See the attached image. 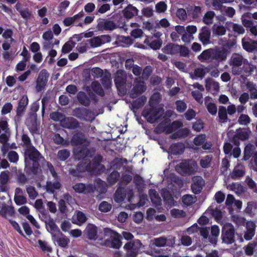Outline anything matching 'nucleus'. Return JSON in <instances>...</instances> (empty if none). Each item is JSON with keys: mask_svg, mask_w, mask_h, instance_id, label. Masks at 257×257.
<instances>
[{"mask_svg": "<svg viewBox=\"0 0 257 257\" xmlns=\"http://www.w3.org/2000/svg\"><path fill=\"white\" fill-rule=\"evenodd\" d=\"M84 16V13L83 11H81L77 14L73 16L74 25L76 26L83 27L84 26V23L83 22V18Z\"/></svg>", "mask_w": 257, "mask_h": 257, "instance_id": "nucleus-37", "label": "nucleus"}, {"mask_svg": "<svg viewBox=\"0 0 257 257\" xmlns=\"http://www.w3.org/2000/svg\"><path fill=\"white\" fill-rule=\"evenodd\" d=\"M246 60L237 53L232 55L229 64L231 67L232 73L233 75H239L242 73V69L240 67L246 62Z\"/></svg>", "mask_w": 257, "mask_h": 257, "instance_id": "nucleus-3", "label": "nucleus"}, {"mask_svg": "<svg viewBox=\"0 0 257 257\" xmlns=\"http://www.w3.org/2000/svg\"><path fill=\"white\" fill-rule=\"evenodd\" d=\"M104 233L105 235L110 234L112 238L111 246L114 248H119L122 245L120 241L121 235L110 229L105 228L104 229Z\"/></svg>", "mask_w": 257, "mask_h": 257, "instance_id": "nucleus-8", "label": "nucleus"}, {"mask_svg": "<svg viewBox=\"0 0 257 257\" xmlns=\"http://www.w3.org/2000/svg\"><path fill=\"white\" fill-rule=\"evenodd\" d=\"M50 116L52 119L56 121H59L61 123L62 122V120H63V119L64 117V115L59 112H53L50 114Z\"/></svg>", "mask_w": 257, "mask_h": 257, "instance_id": "nucleus-63", "label": "nucleus"}, {"mask_svg": "<svg viewBox=\"0 0 257 257\" xmlns=\"http://www.w3.org/2000/svg\"><path fill=\"white\" fill-rule=\"evenodd\" d=\"M238 122L241 125H247L250 123V119L248 115L241 114L238 118Z\"/></svg>", "mask_w": 257, "mask_h": 257, "instance_id": "nucleus-59", "label": "nucleus"}, {"mask_svg": "<svg viewBox=\"0 0 257 257\" xmlns=\"http://www.w3.org/2000/svg\"><path fill=\"white\" fill-rule=\"evenodd\" d=\"M170 26V23L166 19H162L159 22H157L155 28H167Z\"/></svg>", "mask_w": 257, "mask_h": 257, "instance_id": "nucleus-58", "label": "nucleus"}, {"mask_svg": "<svg viewBox=\"0 0 257 257\" xmlns=\"http://www.w3.org/2000/svg\"><path fill=\"white\" fill-rule=\"evenodd\" d=\"M255 227V223L252 221H248L246 223V231L244 235V238L246 240H250L254 235Z\"/></svg>", "mask_w": 257, "mask_h": 257, "instance_id": "nucleus-19", "label": "nucleus"}, {"mask_svg": "<svg viewBox=\"0 0 257 257\" xmlns=\"http://www.w3.org/2000/svg\"><path fill=\"white\" fill-rule=\"evenodd\" d=\"M161 95L159 93H155L151 97L150 100V105L152 108L150 109H145L143 112V115L147 120L154 123L159 119L164 114V109L160 105L154 107L158 104L161 100Z\"/></svg>", "mask_w": 257, "mask_h": 257, "instance_id": "nucleus-1", "label": "nucleus"}, {"mask_svg": "<svg viewBox=\"0 0 257 257\" xmlns=\"http://www.w3.org/2000/svg\"><path fill=\"white\" fill-rule=\"evenodd\" d=\"M257 243L255 242H252L248 243L244 247V251L247 255H251L253 254L254 249L256 246Z\"/></svg>", "mask_w": 257, "mask_h": 257, "instance_id": "nucleus-50", "label": "nucleus"}, {"mask_svg": "<svg viewBox=\"0 0 257 257\" xmlns=\"http://www.w3.org/2000/svg\"><path fill=\"white\" fill-rule=\"evenodd\" d=\"M214 60L224 61L227 58V51L224 50H213Z\"/></svg>", "mask_w": 257, "mask_h": 257, "instance_id": "nucleus-30", "label": "nucleus"}, {"mask_svg": "<svg viewBox=\"0 0 257 257\" xmlns=\"http://www.w3.org/2000/svg\"><path fill=\"white\" fill-rule=\"evenodd\" d=\"M241 69L242 71L243 70L245 75L246 76H248L249 75H251L255 69V67L254 65L249 64L246 60V62L244 63L242 69Z\"/></svg>", "mask_w": 257, "mask_h": 257, "instance_id": "nucleus-39", "label": "nucleus"}, {"mask_svg": "<svg viewBox=\"0 0 257 257\" xmlns=\"http://www.w3.org/2000/svg\"><path fill=\"white\" fill-rule=\"evenodd\" d=\"M184 150V146L182 144H173L170 148V152L174 155H178L182 153Z\"/></svg>", "mask_w": 257, "mask_h": 257, "instance_id": "nucleus-38", "label": "nucleus"}, {"mask_svg": "<svg viewBox=\"0 0 257 257\" xmlns=\"http://www.w3.org/2000/svg\"><path fill=\"white\" fill-rule=\"evenodd\" d=\"M192 181L191 188L194 193L197 194L202 189L204 182L202 178L200 176L194 177L192 179Z\"/></svg>", "mask_w": 257, "mask_h": 257, "instance_id": "nucleus-14", "label": "nucleus"}, {"mask_svg": "<svg viewBox=\"0 0 257 257\" xmlns=\"http://www.w3.org/2000/svg\"><path fill=\"white\" fill-rule=\"evenodd\" d=\"M226 33L225 28L221 25L214 26L213 33L217 36H223Z\"/></svg>", "mask_w": 257, "mask_h": 257, "instance_id": "nucleus-53", "label": "nucleus"}, {"mask_svg": "<svg viewBox=\"0 0 257 257\" xmlns=\"http://www.w3.org/2000/svg\"><path fill=\"white\" fill-rule=\"evenodd\" d=\"M205 104L210 113L212 115L216 114L217 110V106L211 98L209 97H206Z\"/></svg>", "mask_w": 257, "mask_h": 257, "instance_id": "nucleus-27", "label": "nucleus"}, {"mask_svg": "<svg viewBox=\"0 0 257 257\" xmlns=\"http://www.w3.org/2000/svg\"><path fill=\"white\" fill-rule=\"evenodd\" d=\"M213 49H209L203 51L198 57V59L202 62H210L214 60Z\"/></svg>", "mask_w": 257, "mask_h": 257, "instance_id": "nucleus-17", "label": "nucleus"}, {"mask_svg": "<svg viewBox=\"0 0 257 257\" xmlns=\"http://www.w3.org/2000/svg\"><path fill=\"white\" fill-rule=\"evenodd\" d=\"M98 27L100 29L106 30H112L115 28V25L112 21H107L103 23H99Z\"/></svg>", "mask_w": 257, "mask_h": 257, "instance_id": "nucleus-46", "label": "nucleus"}, {"mask_svg": "<svg viewBox=\"0 0 257 257\" xmlns=\"http://www.w3.org/2000/svg\"><path fill=\"white\" fill-rule=\"evenodd\" d=\"M144 246L139 239L135 240L126 243L124 248L130 257H135L140 250L144 248Z\"/></svg>", "mask_w": 257, "mask_h": 257, "instance_id": "nucleus-4", "label": "nucleus"}, {"mask_svg": "<svg viewBox=\"0 0 257 257\" xmlns=\"http://www.w3.org/2000/svg\"><path fill=\"white\" fill-rule=\"evenodd\" d=\"M71 143L74 146L82 145L83 147H86L89 143L82 134H77L73 136Z\"/></svg>", "mask_w": 257, "mask_h": 257, "instance_id": "nucleus-20", "label": "nucleus"}, {"mask_svg": "<svg viewBox=\"0 0 257 257\" xmlns=\"http://www.w3.org/2000/svg\"><path fill=\"white\" fill-rule=\"evenodd\" d=\"M228 27L232 28L233 31L238 34H243L245 32V30L243 27L239 24H234L232 22L227 23Z\"/></svg>", "mask_w": 257, "mask_h": 257, "instance_id": "nucleus-42", "label": "nucleus"}, {"mask_svg": "<svg viewBox=\"0 0 257 257\" xmlns=\"http://www.w3.org/2000/svg\"><path fill=\"white\" fill-rule=\"evenodd\" d=\"M179 48L178 44L169 43L162 49V51L164 53L168 54L175 55L178 54Z\"/></svg>", "mask_w": 257, "mask_h": 257, "instance_id": "nucleus-24", "label": "nucleus"}, {"mask_svg": "<svg viewBox=\"0 0 257 257\" xmlns=\"http://www.w3.org/2000/svg\"><path fill=\"white\" fill-rule=\"evenodd\" d=\"M61 125L66 128H73L76 127L78 123L75 119L73 117H64L62 120Z\"/></svg>", "mask_w": 257, "mask_h": 257, "instance_id": "nucleus-26", "label": "nucleus"}, {"mask_svg": "<svg viewBox=\"0 0 257 257\" xmlns=\"http://www.w3.org/2000/svg\"><path fill=\"white\" fill-rule=\"evenodd\" d=\"M249 134V132L245 129L239 128L236 131L234 138L241 140H245L248 138Z\"/></svg>", "mask_w": 257, "mask_h": 257, "instance_id": "nucleus-34", "label": "nucleus"}, {"mask_svg": "<svg viewBox=\"0 0 257 257\" xmlns=\"http://www.w3.org/2000/svg\"><path fill=\"white\" fill-rule=\"evenodd\" d=\"M182 123L179 121H175L171 125H169L167 122L164 123H160L157 129H159L160 131H166L168 133H171L175 131L177 129L182 126Z\"/></svg>", "mask_w": 257, "mask_h": 257, "instance_id": "nucleus-10", "label": "nucleus"}, {"mask_svg": "<svg viewBox=\"0 0 257 257\" xmlns=\"http://www.w3.org/2000/svg\"><path fill=\"white\" fill-rule=\"evenodd\" d=\"M144 42L149 45L151 48L154 50L159 49L162 44V41L160 39L155 40L150 42L148 37L145 39Z\"/></svg>", "mask_w": 257, "mask_h": 257, "instance_id": "nucleus-40", "label": "nucleus"}, {"mask_svg": "<svg viewBox=\"0 0 257 257\" xmlns=\"http://www.w3.org/2000/svg\"><path fill=\"white\" fill-rule=\"evenodd\" d=\"M244 84L250 91L251 95H253L254 97L257 98V89L256 85L248 80H244Z\"/></svg>", "mask_w": 257, "mask_h": 257, "instance_id": "nucleus-35", "label": "nucleus"}, {"mask_svg": "<svg viewBox=\"0 0 257 257\" xmlns=\"http://www.w3.org/2000/svg\"><path fill=\"white\" fill-rule=\"evenodd\" d=\"M10 172L8 171H3L0 175V182L1 183L5 185L8 183L9 180Z\"/></svg>", "mask_w": 257, "mask_h": 257, "instance_id": "nucleus-60", "label": "nucleus"}, {"mask_svg": "<svg viewBox=\"0 0 257 257\" xmlns=\"http://www.w3.org/2000/svg\"><path fill=\"white\" fill-rule=\"evenodd\" d=\"M112 208V205L110 203H108L106 201H102L101 202L99 206L98 209L100 211L102 212H107Z\"/></svg>", "mask_w": 257, "mask_h": 257, "instance_id": "nucleus-48", "label": "nucleus"}, {"mask_svg": "<svg viewBox=\"0 0 257 257\" xmlns=\"http://www.w3.org/2000/svg\"><path fill=\"white\" fill-rule=\"evenodd\" d=\"M15 211L14 207L6 204L2 205L0 210V215L8 218L14 215Z\"/></svg>", "mask_w": 257, "mask_h": 257, "instance_id": "nucleus-23", "label": "nucleus"}, {"mask_svg": "<svg viewBox=\"0 0 257 257\" xmlns=\"http://www.w3.org/2000/svg\"><path fill=\"white\" fill-rule=\"evenodd\" d=\"M167 239L164 237L155 238L151 240L149 246L151 249H153L155 246L157 247H164L166 245Z\"/></svg>", "mask_w": 257, "mask_h": 257, "instance_id": "nucleus-25", "label": "nucleus"}, {"mask_svg": "<svg viewBox=\"0 0 257 257\" xmlns=\"http://www.w3.org/2000/svg\"><path fill=\"white\" fill-rule=\"evenodd\" d=\"M87 150L86 148H83L82 149H79V148H75L74 150V154L75 157L77 159L81 158H84L87 156Z\"/></svg>", "mask_w": 257, "mask_h": 257, "instance_id": "nucleus-43", "label": "nucleus"}, {"mask_svg": "<svg viewBox=\"0 0 257 257\" xmlns=\"http://www.w3.org/2000/svg\"><path fill=\"white\" fill-rule=\"evenodd\" d=\"M28 104V98L27 96L24 95L19 101V106L18 107V112L19 113L23 112Z\"/></svg>", "mask_w": 257, "mask_h": 257, "instance_id": "nucleus-47", "label": "nucleus"}, {"mask_svg": "<svg viewBox=\"0 0 257 257\" xmlns=\"http://www.w3.org/2000/svg\"><path fill=\"white\" fill-rule=\"evenodd\" d=\"M211 33L209 28L203 27L200 30L199 34V39L203 44L205 45L210 43Z\"/></svg>", "mask_w": 257, "mask_h": 257, "instance_id": "nucleus-16", "label": "nucleus"}, {"mask_svg": "<svg viewBox=\"0 0 257 257\" xmlns=\"http://www.w3.org/2000/svg\"><path fill=\"white\" fill-rule=\"evenodd\" d=\"M138 11V10L136 8L130 5L124 10L123 15L125 18L130 19L137 15Z\"/></svg>", "mask_w": 257, "mask_h": 257, "instance_id": "nucleus-33", "label": "nucleus"}, {"mask_svg": "<svg viewBox=\"0 0 257 257\" xmlns=\"http://www.w3.org/2000/svg\"><path fill=\"white\" fill-rule=\"evenodd\" d=\"M218 115L219 118L223 122L225 121L227 118V110L225 107L221 106L219 109Z\"/></svg>", "mask_w": 257, "mask_h": 257, "instance_id": "nucleus-64", "label": "nucleus"}, {"mask_svg": "<svg viewBox=\"0 0 257 257\" xmlns=\"http://www.w3.org/2000/svg\"><path fill=\"white\" fill-rule=\"evenodd\" d=\"M211 3L214 10H221L223 4H229L234 2V0H208Z\"/></svg>", "mask_w": 257, "mask_h": 257, "instance_id": "nucleus-29", "label": "nucleus"}, {"mask_svg": "<svg viewBox=\"0 0 257 257\" xmlns=\"http://www.w3.org/2000/svg\"><path fill=\"white\" fill-rule=\"evenodd\" d=\"M244 174V168L243 166L239 165L234 168L231 175V177L232 178L237 179L243 176Z\"/></svg>", "mask_w": 257, "mask_h": 257, "instance_id": "nucleus-36", "label": "nucleus"}, {"mask_svg": "<svg viewBox=\"0 0 257 257\" xmlns=\"http://www.w3.org/2000/svg\"><path fill=\"white\" fill-rule=\"evenodd\" d=\"M126 79L125 72L121 70H118L114 80L116 87L118 88L122 86L126 82Z\"/></svg>", "mask_w": 257, "mask_h": 257, "instance_id": "nucleus-21", "label": "nucleus"}, {"mask_svg": "<svg viewBox=\"0 0 257 257\" xmlns=\"http://www.w3.org/2000/svg\"><path fill=\"white\" fill-rule=\"evenodd\" d=\"M146 89L145 83L144 82H140L138 84H136L132 90V96L134 98L137 97L138 95L141 94L144 92Z\"/></svg>", "mask_w": 257, "mask_h": 257, "instance_id": "nucleus-28", "label": "nucleus"}, {"mask_svg": "<svg viewBox=\"0 0 257 257\" xmlns=\"http://www.w3.org/2000/svg\"><path fill=\"white\" fill-rule=\"evenodd\" d=\"M119 174L117 172H113L107 178V181L110 185L114 184L117 180Z\"/></svg>", "mask_w": 257, "mask_h": 257, "instance_id": "nucleus-62", "label": "nucleus"}, {"mask_svg": "<svg viewBox=\"0 0 257 257\" xmlns=\"http://www.w3.org/2000/svg\"><path fill=\"white\" fill-rule=\"evenodd\" d=\"M59 235H60L59 236L57 235L56 237H54L55 240L57 241V243L60 246L62 247H66L70 241L69 239L62 234L61 232Z\"/></svg>", "mask_w": 257, "mask_h": 257, "instance_id": "nucleus-31", "label": "nucleus"}, {"mask_svg": "<svg viewBox=\"0 0 257 257\" xmlns=\"http://www.w3.org/2000/svg\"><path fill=\"white\" fill-rule=\"evenodd\" d=\"M75 191L78 193L87 194L93 192L95 189V187L92 185L84 184L83 183H78L73 187Z\"/></svg>", "mask_w": 257, "mask_h": 257, "instance_id": "nucleus-12", "label": "nucleus"}, {"mask_svg": "<svg viewBox=\"0 0 257 257\" xmlns=\"http://www.w3.org/2000/svg\"><path fill=\"white\" fill-rule=\"evenodd\" d=\"M84 234L89 240H95L98 237L97 228L92 224H88L84 230Z\"/></svg>", "mask_w": 257, "mask_h": 257, "instance_id": "nucleus-11", "label": "nucleus"}, {"mask_svg": "<svg viewBox=\"0 0 257 257\" xmlns=\"http://www.w3.org/2000/svg\"><path fill=\"white\" fill-rule=\"evenodd\" d=\"M215 16V13L213 11H208L204 15L203 21L206 24H211L213 22V19Z\"/></svg>", "mask_w": 257, "mask_h": 257, "instance_id": "nucleus-51", "label": "nucleus"}, {"mask_svg": "<svg viewBox=\"0 0 257 257\" xmlns=\"http://www.w3.org/2000/svg\"><path fill=\"white\" fill-rule=\"evenodd\" d=\"M196 198L191 195H184L182 197L183 203L186 205H190L195 203Z\"/></svg>", "mask_w": 257, "mask_h": 257, "instance_id": "nucleus-54", "label": "nucleus"}, {"mask_svg": "<svg viewBox=\"0 0 257 257\" xmlns=\"http://www.w3.org/2000/svg\"><path fill=\"white\" fill-rule=\"evenodd\" d=\"M162 195L164 200H166L168 204H171L173 203V198L169 191L166 189L163 190Z\"/></svg>", "mask_w": 257, "mask_h": 257, "instance_id": "nucleus-56", "label": "nucleus"}, {"mask_svg": "<svg viewBox=\"0 0 257 257\" xmlns=\"http://www.w3.org/2000/svg\"><path fill=\"white\" fill-rule=\"evenodd\" d=\"M46 225L47 230L52 234L53 237H56L60 233V229L53 219L50 218L46 221Z\"/></svg>", "mask_w": 257, "mask_h": 257, "instance_id": "nucleus-15", "label": "nucleus"}, {"mask_svg": "<svg viewBox=\"0 0 257 257\" xmlns=\"http://www.w3.org/2000/svg\"><path fill=\"white\" fill-rule=\"evenodd\" d=\"M206 89L209 90L217 91L219 88V83L213 81H208L206 84Z\"/></svg>", "mask_w": 257, "mask_h": 257, "instance_id": "nucleus-55", "label": "nucleus"}, {"mask_svg": "<svg viewBox=\"0 0 257 257\" xmlns=\"http://www.w3.org/2000/svg\"><path fill=\"white\" fill-rule=\"evenodd\" d=\"M48 169L51 174L52 178L49 177V180L47 182L46 188L48 192L53 193L55 190L60 188L61 184L57 174L56 173L53 166L51 163L47 162Z\"/></svg>", "mask_w": 257, "mask_h": 257, "instance_id": "nucleus-2", "label": "nucleus"}, {"mask_svg": "<svg viewBox=\"0 0 257 257\" xmlns=\"http://www.w3.org/2000/svg\"><path fill=\"white\" fill-rule=\"evenodd\" d=\"M211 232L212 237L209 238L210 241L213 244H215L217 242V237L219 234V228L218 226L217 225L212 226Z\"/></svg>", "mask_w": 257, "mask_h": 257, "instance_id": "nucleus-44", "label": "nucleus"}, {"mask_svg": "<svg viewBox=\"0 0 257 257\" xmlns=\"http://www.w3.org/2000/svg\"><path fill=\"white\" fill-rule=\"evenodd\" d=\"M187 12L193 18H197L201 14V9L199 6H190L187 8Z\"/></svg>", "mask_w": 257, "mask_h": 257, "instance_id": "nucleus-32", "label": "nucleus"}, {"mask_svg": "<svg viewBox=\"0 0 257 257\" xmlns=\"http://www.w3.org/2000/svg\"><path fill=\"white\" fill-rule=\"evenodd\" d=\"M75 43L72 41H68L62 47V52L63 53H68L72 50L75 47Z\"/></svg>", "mask_w": 257, "mask_h": 257, "instance_id": "nucleus-52", "label": "nucleus"}, {"mask_svg": "<svg viewBox=\"0 0 257 257\" xmlns=\"http://www.w3.org/2000/svg\"><path fill=\"white\" fill-rule=\"evenodd\" d=\"M243 48L248 51H251L257 48V41H252L249 38L242 39Z\"/></svg>", "mask_w": 257, "mask_h": 257, "instance_id": "nucleus-22", "label": "nucleus"}, {"mask_svg": "<svg viewBox=\"0 0 257 257\" xmlns=\"http://www.w3.org/2000/svg\"><path fill=\"white\" fill-rule=\"evenodd\" d=\"M195 166L194 162L184 161L176 166V170L183 175H190L194 171Z\"/></svg>", "mask_w": 257, "mask_h": 257, "instance_id": "nucleus-5", "label": "nucleus"}, {"mask_svg": "<svg viewBox=\"0 0 257 257\" xmlns=\"http://www.w3.org/2000/svg\"><path fill=\"white\" fill-rule=\"evenodd\" d=\"M207 212L211 213L217 220H219L221 218L222 213L219 209H213L209 208L207 210Z\"/></svg>", "mask_w": 257, "mask_h": 257, "instance_id": "nucleus-57", "label": "nucleus"}, {"mask_svg": "<svg viewBox=\"0 0 257 257\" xmlns=\"http://www.w3.org/2000/svg\"><path fill=\"white\" fill-rule=\"evenodd\" d=\"M49 74L46 70H42L39 73L36 81V90L37 92H40L44 90L46 84Z\"/></svg>", "mask_w": 257, "mask_h": 257, "instance_id": "nucleus-7", "label": "nucleus"}, {"mask_svg": "<svg viewBox=\"0 0 257 257\" xmlns=\"http://www.w3.org/2000/svg\"><path fill=\"white\" fill-rule=\"evenodd\" d=\"M76 218L77 222L75 223L79 225H80L86 221V217L85 215L81 211L77 212L76 214Z\"/></svg>", "mask_w": 257, "mask_h": 257, "instance_id": "nucleus-61", "label": "nucleus"}, {"mask_svg": "<svg viewBox=\"0 0 257 257\" xmlns=\"http://www.w3.org/2000/svg\"><path fill=\"white\" fill-rule=\"evenodd\" d=\"M102 161V158L100 156H97L95 158V162L93 164L90 163L89 166L86 167V170L88 172L93 173H99L104 170L103 166L100 164Z\"/></svg>", "mask_w": 257, "mask_h": 257, "instance_id": "nucleus-9", "label": "nucleus"}, {"mask_svg": "<svg viewBox=\"0 0 257 257\" xmlns=\"http://www.w3.org/2000/svg\"><path fill=\"white\" fill-rule=\"evenodd\" d=\"M207 72H208V70L206 67H201L197 68L194 70V75L192 76V78L196 79L198 77H202Z\"/></svg>", "mask_w": 257, "mask_h": 257, "instance_id": "nucleus-41", "label": "nucleus"}, {"mask_svg": "<svg viewBox=\"0 0 257 257\" xmlns=\"http://www.w3.org/2000/svg\"><path fill=\"white\" fill-rule=\"evenodd\" d=\"M150 196L152 202L156 205H159L161 203V198L155 190H150L149 191Z\"/></svg>", "mask_w": 257, "mask_h": 257, "instance_id": "nucleus-45", "label": "nucleus"}, {"mask_svg": "<svg viewBox=\"0 0 257 257\" xmlns=\"http://www.w3.org/2000/svg\"><path fill=\"white\" fill-rule=\"evenodd\" d=\"M15 8L23 19L28 20L31 18L32 12L28 8L25 7L23 4L18 3L15 6Z\"/></svg>", "mask_w": 257, "mask_h": 257, "instance_id": "nucleus-18", "label": "nucleus"}, {"mask_svg": "<svg viewBox=\"0 0 257 257\" xmlns=\"http://www.w3.org/2000/svg\"><path fill=\"white\" fill-rule=\"evenodd\" d=\"M206 136L202 134L197 136L194 139V144L196 146H202L204 150H209L211 148L212 144L210 142H205Z\"/></svg>", "mask_w": 257, "mask_h": 257, "instance_id": "nucleus-13", "label": "nucleus"}, {"mask_svg": "<svg viewBox=\"0 0 257 257\" xmlns=\"http://www.w3.org/2000/svg\"><path fill=\"white\" fill-rule=\"evenodd\" d=\"M254 147L251 144H248L244 148V157L243 158L245 160H247L250 157Z\"/></svg>", "mask_w": 257, "mask_h": 257, "instance_id": "nucleus-49", "label": "nucleus"}, {"mask_svg": "<svg viewBox=\"0 0 257 257\" xmlns=\"http://www.w3.org/2000/svg\"><path fill=\"white\" fill-rule=\"evenodd\" d=\"M222 239L224 242L231 243L234 241V227L229 223H225L222 230Z\"/></svg>", "mask_w": 257, "mask_h": 257, "instance_id": "nucleus-6", "label": "nucleus"}]
</instances>
